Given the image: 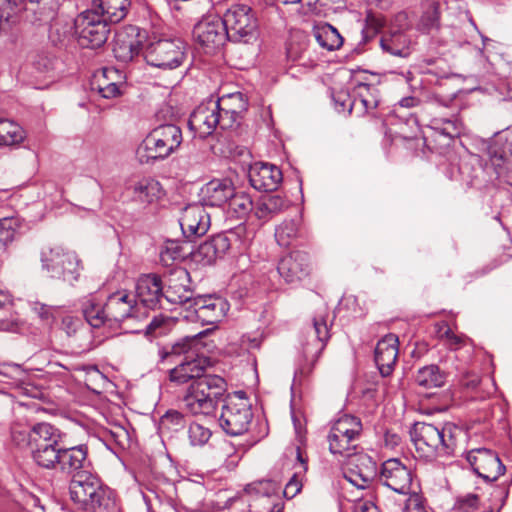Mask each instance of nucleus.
Wrapping results in <instances>:
<instances>
[{
	"mask_svg": "<svg viewBox=\"0 0 512 512\" xmlns=\"http://www.w3.org/2000/svg\"><path fill=\"white\" fill-rule=\"evenodd\" d=\"M459 428L452 423L436 426L426 422H416L410 429L411 440L420 458L433 461L439 457L455 454Z\"/></svg>",
	"mask_w": 512,
	"mask_h": 512,
	"instance_id": "nucleus-1",
	"label": "nucleus"
},
{
	"mask_svg": "<svg viewBox=\"0 0 512 512\" xmlns=\"http://www.w3.org/2000/svg\"><path fill=\"white\" fill-rule=\"evenodd\" d=\"M227 392L226 380L215 374L202 375L195 379L183 398L185 408L193 415H214L218 404L224 402Z\"/></svg>",
	"mask_w": 512,
	"mask_h": 512,
	"instance_id": "nucleus-2",
	"label": "nucleus"
},
{
	"mask_svg": "<svg viewBox=\"0 0 512 512\" xmlns=\"http://www.w3.org/2000/svg\"><path fill=\"white\" fill-rule=\"evenodd\" d=\"M182 131L175 124H163L154 128L142 141L136 151L142 164H149L171 155L182 143Z\"/></svg>",
	"mask_w": 512,
	"mask_h": 512,
	"instance_id": "nucleus-3",
	"label": "nucleus"
},
{
	"mask_svg": "<svg viewBox=\"0 0 512 512\" xmlns=\"http://www.w3.org/2000/svg\"><path fill=\"white\" fill-rule=\"evenodd\" d=\"M147 64L164 70L181 66L186 58L185 44L176 38L149 39L143 50Z\"/></svg>",
	"mask_w": 512,
	"mask_h": 512,
	"instance_id": "nucleus-4",
	"label": "nucleus"
},
{
	"mask_svg": "<svg viewBox=\"0 0 512 512\" xmlns=\"http://www.w3.org/2000/svg\"><path fill=\"white\" fill-rule=\"evenodd\" d=\"M229 40L249 43L258 37V20L250 6L231 5L222 17Z\"/></svg>",
	"mask_w": 512,
	"mask_h": 512,
	"instance_id": "nucleus-5",
	"label": "nucleus"
},
{
	"mask_svg": "<svg viewBox=\"0 0 512 512\" xmlns=\"http://www.w3.org/2000/svg\"><path fill=\"white\" fill-rule=\"evenodd\" d=\"M42 268L51 278L62 279L70 284L80 276V260L74 252L61 246L48 247L41 252Z\"/></svg>",
	"mask_w": 512,
	"mask_h": 512,
	"instance_id": "nucleus-6",
	"label": "nucleus"
},
{
	"mask_svg": "<svg viewBox=\"0 0 512 512\" xmlns=\"http://www.w3.org/2000/svg\"><path fill=\"white\" fill-rule=\"evenodd\" d=\"M362 431L359 418L345 414L331 426L327 441L329 451L334 455L351 456L357 448V441Z\"/></svg>",
	"mask_w": 512,
	"mask_h": 512,
	"instance_id": "nucleus-7",
	"label": "nucleus"
},
{
	"mask_svg": "<svg viewBox=\"0 0 512 512\" xmlns=\"http://www.w3.org/2000/svg\"><path fill=\"white\" fill-rule=\"evenodd\" d=\"M253 412L248 398L226 396L218 418L219 426L231 437L243 435L249 429Z\"/></svg>",
	"mask_w": 512,
	"mask_h": 512,
	"instance_id": "nucleus-8",
	"label": "nucleus"
},
{
	"mask_svg": "<svg viewBox=\"0 0 512 512\" xmlns=\"http://www.w3.org/2000/svg\"><path fill=\"white\" fill-rule=\"evenodd\" d=\"M61 442L60 430L47 423L44 430L41 429L39 434L35 433L33 447L30 450L33 461L39 467L56 469L62 450Z\"/></svg>",
	"mask_w": 512,
	"mask_h": 512,
	"instance_id": "nucleus-9",
	"label": "nucleus"
},
{
	"mask_svg": "<svg viewBox=\"0 0 512 512\" xmlns=\"http://www.w3.org/2000/svg\"><path fill=\"white\" fill-rule=\"evenodd\" d=\"M109 22L92 10L86 11L76 20L78 42L84 48L102 47L110 33Z\"/></svg>",
	"mask_w": 512,
	"mask_h": 512,
	"instance_id": "nucleus-10",
	"label": "nucleus"
},
{
	"mask_svg": "<svg viewBox=\"0 0 512 512\" xmlns=\"http://www.w3.org/2000/svg\"><path fill=\"white\" fill-rule=\"evenodd\" d=\"M229 310L228 302L216 295H198L187 307L185 316L191 321L201 322L203 325L219 323Z\"/></svg>",
	"mask_w": 512,
	"mask_h": 512,
	"instance_id": "nucleus-11",
	"label": "nucleus"
},
{
	"mask_svg": "<svg viewBox=\"0 0 512 512\" xmlns=\"http://www.w3.org/2000/svg\"><path fill=\"white\" fill-rule=\"evenodd\" d=\"M164 298L168 305H185L186 308L194 300L189 272L183 267L170 270L162 279Z\"/></svg>",
	"mask_w": 512,
	"mask_h": 512,
	"instance_id": "nucleus-12",
	"label": "nucleus"
},
{
	"mask_svg": "<svg viewBox=\"0 0 512 512\" xmlns=\"http://www.w3.org/2000/svg\"><path fill=\"white\" fill-rule=\"evenodd\" d=\"M193 35L208 54L214 53L224 45L226 40H229L225 23L222 18L216 16H209L199 21L194 26Z\"/></svg>",
	"mask_w": 512,
	"mask_h": 512,
	"instance_id": "nucleus-13",
	"label": "nucleus"
},
{
	"mask_svg": "<svg viewBox=\"0 0 512 512\" xmlns=\"http://www.w3.org/2000/svg\"><path fill=\"white\" fill-rule=\"evenodd\" d=\"M466 459L473 471L487 482L496 481L506 470L498 454L491 449H472L467 453Z\"/></svg>",
	"mask_w": 512,
	"mask_h": 512,
	"instance_id": "nucleus-14",
	"label": "nucleus"
},
{
	"mask_svg": "<svg viewBox=\"0 0 512 512\" xmlns=\"http://www.w3.org/2000/svg\"><path fill=\"white\" fill-rule=\"evenodd\" d=\"M286 58L306 71L317 65L316 53L311 49L310 38L306 32L291 31L286 42Z\"/></svg>",
	"mask_w": 512,
	"mask_h": 512,
	"instance_id": "nucleus-15",
	"label": "nucleus"
},
{
	"mask_svg": "<svg viewBox=\"0 0 512 512\" xmlns=\"http://www.w3.org/2000/svg\"><path fill=\"white\" fill-rule=\"evenodd\" d=\"M134 297L139 301L142 309H168L164 298L162 278L157 274L142 275L137 280Z\"/></svg>",
	"mask_w": 512,
	"mask_h": 512,
	"instance_id": "nucleus-16",
	"label": "nucleus"
},
{
	"mask_svg": "<svg viewBox=\"0 0 512 512\" xmlns=\"http://www.w3.org/2000/svg\"><path fill=\"white\" fill-rule=\"evenodd\" d=\"M105 489L106 487L101 485L100 479L89 471L75 473L69 485L71 500L82 509L91 503L100 494V491Z\"/></svg>",
	"mask_w": 512,
	"mask_h": 512,
	"instance_id": "nucleus-17",
	"label": "nucleus"
},
{
	"mask_svg": "<svg viewBox=\"0 0 512 512\" xmlns=\"http://www.w3.org/2000/svg\"><path fill=\"white\" fill-rule=\"evenodd\" d=\"M413 474L411 469L398 458H390L381 465L379 479L399 494H409Z\"/></svg>",
	"mask_w": 512,
	"mask_h": 512,
	"instance_id": "nucleus-18",
	"label": "nucleus"
},
{
	"mask_svg": "<svg viewBox=\"0 0 512 512\" xmlns=\"http://www.w3.org/2000/svg\"><path fill=\"white\" fill-rule=\"evenodd\" d=\"M188 125L200 138L211 135L218 126L222 129L221 112L214 99L201 103L190 115Z\"/></svg>",
	"mask_w": 512,
	"mask_h": 512,
	"instance_id": "nucleus-19",
	"label": "nucleus"
},
{
	"mask_svg": "<svg viewBox=\"0 0 512 512\" xmlns=\"http://www.w3.org/2000/svg\"><path fill=\"white\" fill-rule=\"evenodd\" d=\"M312 331L316 337L314 342L312 344H307L304 349L303 353L308 361L309 358H311L310 362L301 366L299 369V374L301 376H308L320 357L321 353L325 349L328 340L330 339V331L327 325V320L324 315H318L313 318V325H312Z\"/></svg>",
	"mask_w": 512,
	"mask_h": 512,
	"instance_id": "nucleus-20",
	"label": "nucleus"
},
{
	"mask_svg": "<svg viewBox=\"0 0 512 512\" xmlns=\"http://www.w3.org/2000/svg\"><path fill=\"white\" fill-rule=\"evenodd\" d=\"M183 236L189 241L205 235L210 227V216L200 203L186 206L179 219Z\"/></svg>",
	"mask_w": 512,
	"mask_h": 512,
	"instance_id": "nucleus-21",
	"label": "nucleus"
},
{
	"mask_svg": "<svg viewBox=\"0 0 512 512\" xmlns=\"http://www.w3.org/2000/svg\"><path fill=\"white\" fill-rule=\"evenodd\" d=\"M222 116V130L233 129L247 111L248 101L241 92L223 95L214 100Z\"/></svg>",
	"mask_w": 512,
	"mask_h": 512,
	"instance_id": "nucleus-22",
	"label": "nucleus"
},
{
	"mask_svg": "<svg viewBox=\"0 0 512 512\" xmlns=\"http://www.w3.org/2000/svg\"><path fill=\"white\" fill-rule=\"evenodd\" d=\"M143 39L144 36L136 26H129L124 32L117 34L113 47L115 58L123 63L132 61L140 52L143 53Z\"/></svg>",
	"mask_w": 512,
	"mask_h": 512,
	"instance_id": "nucleus-23",
	"label": "nucleus"
},
{
	"mask_svg": "<svg viewBox=\"0 0 512 512\" xmlns=\"http://www.w3.org/2000/svg\"><path fill=\"white\" fill-rule=\"evenodd\" d=\"M277 270L287 283L302 281L310 274L308 254L302 251L289 253L280 259Z\"/></svg>",
	"mask_w": 512,
	"mask_h": 512,
	"instance_id": "nucleus-24",
	"label": "nucleus"
},
{
	"mask_svg": "<svg viewBox=\"0 0 512 512\" xmlns=\"http://www.w3.org/2000/svg\"><path fill=\"white\" fill-rule=\"evenodd\" d=\"M207 365V359L198 355L182 358L180 362L169 371V380L175 385H183L200 378Z\"/></svg>",
	"mask_w": 512,
	"mask_h": 512,
	"instance_id": "nucleus-25",
	"label": "nucleus"
},
{
	"mask_svg": "<svg viewBox=\"0 0 512 512\" xmlns=\"http://www.w3.org/2000/svg\"><path fill=\"white\" fill-rule=\"evenodd\" d=\"M235 187L229 179H213L201 189V205L223 208L233 196Z\"/></svg>",
	"mask_w": 512,
	"mask_h": 512,
	"instance_id": "nucleus-26",
	"label": "nucleus"
},
{
	"mask_svg": "<svg viewBox=\"0 0 512 512\" xmlns=\"http://www.w3.org/2000/svg\"><path fill=\"white\" fill-rule=\"evenodd\" d=\"M140 305L137 303L136 298L126 291H118L111 295L106 300V311L110 316V327L120 324Z\"/></svg>",
	"mask_w": 512,
	"mask_h": 512,
	"instance_id": "nucleus-27",
	"label": "nucleus"
},
{
	"mask_svg": "<svg viewBox=\"0 0 512 512\" xmlns=\"http://www.w3.org/2000/svg\"><path fill=\"white\" fill-rule=\"evenodd\" d=\"M282 181V172L274 165L257 163L250 168L249 182L258 191L271 192Z\"/></svg>",
	"mask_w": 512,
	"mask_h": 512,
	"instance_id": "nucleus-28",
	"label": "nucleus"
},
{
	"mask_svg": "<svg viewBox=\"0 0 512 512\" xmlns=\"http://www.w3.org/2000/svg\"><path fill=\"white\" fill-rule=\"evenodd\" d=\"M398 357V338L394 334L386 335L375 348V363L383 377L391 375Z\"/></svg>",
	"mask_w": 512,
	"mask_h": 512,
	"instance_id": "nucleus-29",
	"label": "nucleus"
},
{
	"mask_svg": "<svg viewBox=\"0 0 512 512\" xmlns=\"http://www.w3.org/2000/svg\"><path fill=\"white\" fill-rule=\"evenodd\" d=\"M132 0H92V11L110 24L121 22L128 15Z\"/></svg>",
	"mask_w": 512,
	"mask_h": 512,
	"instance_id": "nucleus-30",
	"label": "nucleus"
},
{
	"mask_svg": "<svg viewBox=\"0 0 512 512\" xmlns=\"http://www.w3.org/2000/svg\"><path fill=\"white\" fill-rule=\"evenodd\" d=\"M88 466V447L86 445L62 447L58 463V468L61 471L75 474L78 471H87Z\"/></svg>",
	"mask_w": 512,
	"mask_h": 512,
	"instance_id": "nucleus-31",
	"label": "nucleus"
},
{
	"mask_svg": "<svg viewBox=\"0 0 512 512\" xmlns=\"http://www.w3.org/2000/svg\"><path fill=\"white\" fill-rule=\"evenodd\" d=\"M380 47L392 56L407 58L411 54V40L399 30L384 34L380 39Z\"/></svg>",
	"mask_w": 512,
	"mask_h": 512,
	"instance_id": "nucleus-32",
	"label": "nucleus"
},
{
	"mask_svg": "<svg viewBox=\"0 0 512 512\" xmlns=\"http://www.w3.org/2000/svg\"><path fill=\"white\" fill-rule=\"evenodd\" d=\"M198 345V339L196 336L194 337H184L174 344L167 345L162 347L159 350V357L161 362H173L175 358L183 356V358H187L188 356H195L196 347Z\"/></svg>",
	"mask_w": 512,
	"mask_h": 512,
	"instance_id": "nucleus-33",
	"label": "nucleus"
},
{
	"mask_svg": "<svg viewBox=\"0 0 512 512\" xmlns=\"http://www.w3.org/2000/svg\"><path fill=\"white\" fill-rule=\"evenodd\" d=\"M82 314L87 323L93 328L110 327V316L106 311V303L101 304L90 296L82 302Z\"/></svg>",
	"mask_w": 512,
	"mask_h": 512,
	"instance_id": "nucleus-34",
	"label": "nucleus"
},
{
	"mask_svg": "<svg viewBox=\"0 0 512 512\" xmlns=\"http://www.w3.org/2000/svg\"><path fill=\"white\" fill-rule=\"evenodd\" d=\"M313 35L317 43L328 51L337 50L343 45V37L335 27L328 23L314 26Z\"/></svg>",
	"mask_w": 512,
	"mask_h": 512,
	"instance_id": "nucleus-35",
	"label": "nucleus"
},
{
	"mask_svg": "<svg viewBox=\"0 0 512 512\" xmlns=\"http://www.w3.org/2000/svg\"><path fill=\"white\" fill-rule=\"evenodd\" d=\"M302 236L303 232L301 230L300 218L286 219L275 229V239L277 243L283 247L290 246L295 240Z\"/></svg>",
	"mask_w": 512,
	"mask_h": 512,
	"instance_id": "nucleus-36",
	"label": "nucleus"
},
{
	"mask_svg": "<svg viewBox=\"0 0 512 512\" xmlns=\"http://www.w3.org/2000/svg\"><path fill=\"white\" fill-rule=\"evenodd\" d=\"M415 381L426 389L442 387L446 382V374L437 365L432 364L420 368Z\"/></svg>",
	"mask_w": 512,
	"mask_h": 512,
	"instance_id": "nucleus-37",
	"label": "nucleus"
},
{
	"mask_svg": "<svg viewBox=\"0 0 512 512\" xmlns=\"http://www.w3.org/2000/svg\"><path fill=\"white\" fill-rule=\"evenodd\" d=\"M47 422H40L32 427H26L21 424H14L11 427V439L19 447H28L30 450L33 447L35 433L39 434L41 429L44 430Z\"/></svg>",
	"mask_w": 512,
	"mask_h": 512,
	"instance_id": "nucleus-38",
	"label": "nucleus"
},
{
	"mask_svg": "<svg viewBox=\"0 0 512 512\" xmlns=\"http://www.w3.org/2000/svg\"><path fill=\"white\" fill-rule=\"evenodd\" d=\"M25 138L23 128L16 122L0 118V146H13Z\"/></svg>",
	"mask_w": 512,
	"mask_h": 512,
	"instance_id": "nucleus-39",
	"label": "nucleus"
},
{
	"mask_svg": "<svg viewBox=\"0 0 512 512\" xmlns=\"http://www.w3.org/2000/svg\"><path fill=\"white\" fill-rule=\"evenodd\" d=\"M441 4L437 1H430L424 5V10L419 21V29L422 32L430 33L440 28Z\"/></svg>",
	"mask_w": 512,
	"mask_h": 512,
	"instance_id": "nucleus-40",
	"label": "nucleus"
},
{
	"mask_svg": "<svg viewBox=\"0 0 512 512\" xmlns=\"http://www.w3.org/2000/svg\"><path fill=\"white\" fill-rule=\"evenodd\" d=\"M354 90L366 111L377 108L379 105V91L374 83L359 81Z\"/></svg>",
	"mask_w": 512,
	"mask_h": 512,
	"instance_id": "nucleus-41",
	"label": "nucleus"
},
{
	"mask_svg": "<svg viewBox=\"0 0 512 512\" xmlns=\"http://www.w3.org/2000/svg\"><path fill=\"white\" fill-rule=\"evenodd\" d=\"M85 512H120L113 492L106 488L85 508Z\"/></svg>",
	"mask_w": 512,
	"mask_h": 512,
	"instance_id": "nucleus-42",
	"label": "nucleus"
},
{
	"mask_svg": "<svg viewBox=\"0 0 512 512\" xmlns=\"http://www.w3.org/2000/svg\"><path fill=\"white\" fill-rule=\"evenodd\" d=\"M228 212L237 218L246 217L254 208L251 197L245 192H236L227 203Z\"/></svg>",
	"mask_w": 512,
	"mask_h": 512,
	"instance_id": "nucleus-43",
	"label": "nucleus"
},
{
	"mask_svg": "<svg viewBox=\"0 0 512 512\" xmlns=\"http://www.w3.org/2000/svg\"><path fill=\"white\" fill-rule=\"evenodd\" d=\"M21 227V221L16 216H3L0 218V250L11 244Z\"/></svg>",
	"mask_w": 512,
	"mask_h": 512,
	"instance_id": "nucleus-44",
	"label": "nucleus"
},
{
	"mask_svg": "<svg viewBox=\"0 0 512 512\" xmlns=\"http://www.w3.org/2000/svg\"><path fill=\"white\" fill-rule=\"evenodd\" d=\"M134 193L142 202L152 203L161 195V185L154 179H142L134 186Z\"/></svg>",
	"mask_w": 512,
	"mask_h": 512,
	"instance_id": "nucleus-45",
	"label": "nucleus"
},
{
	"mask_svg": "<svg viewBox=\"0 0 512 512\" xmlns=\"http://www.w3.org/2000/svg\"><path fill=\"white\" fill-rule=\"evenodd\" d=\"M186 420L177 410H168L159 420V431L162 434H172L184 428Z\"/></svg>",
	"mask_w": 512,
	"mask_h": 512,
	"instance_id": "nucleus-46",
	"label": "nucleus"
},
{
	"mask_svg": "<svg viewBox=\"0 0 512 512\" xmlns=\"http://www.w3.org/2000/svg\"><path fill=\"white\" fill-rule=\"evenodd\" d=\"M147 322V313L139 306L135 313H131V316H128L125 320H123L118 327L123 330L125 333L138 334L144 332L145 324Z\"/></svg>",
	"mask_w": 512,
	"mask_h": 512,
	"instance_id": "nucleus-47",
	"label": "nucleus"
},
{
	"mask_svg": "<svg viewBox=\"0 0 512 512\" xmlns=\"http://www.w3.org/2000/svg\"><path fill=\"white\" fill-rule=\"evenodd\" d=\"M212 436L208 427L197 422H192L188 427V439L192 446H204Z\"/></svg>",
	"mask_w": 512,
	"mask_h": 512,
	"instance_id": "nucleus-48",
	"label": "nucleus"
},
{
	"mask_svg": "<svg viewBox=\"0 0 512 512\" xmlns=\"http://www.w3.org/2000/svg\"><path fill=\"white\" fill-rule=\"evenodd\" d=\"M191 254L196 262L202 263L203 265L212 264L216 261L209 239L201 243Z\"/></svg>",
	"mask_w": 512,
	"mask_h": 512,
	"instance_id": "nucleus-49",
	"label": "nucleus"
},
{
	"mask_svg": "<svg viewBox=\"0 0 512 512\" xmlns=\"http://www.w3.org/2000/svg\"><path fill=\"white\" fill-rule=\"evenodd\" d=\"M209 242L211 243L213 253L215 254V260L222 258L231 246L230 238L224 233L212 236L209 238Z\"/></svg>",
	"mask_w": 512,
	"mask_h": 512,
	"instance_id": "nucleus-50",
	"label": "nucleus"
},
{
	"mask_svg": "<svg viewBox=\"0 0 512 512\" xmlns=\"http://www.w3.org/2000/svg\"><path fill=\"white\" fill-rule=\"evenodd\" d=\"M169 324V318L162 315L153 317V319L145 324L144 333L149 336H159L165 333V327Z\"/></svg>",
	"mask_w": 512,
	"mask_h": 512,
	"instance_id": "nucleus-51",
	"label": "nucleus"
},
{
	"mask_svg": "<svg viewBox=\"0 0 512 512\" xmlns=\"http://www.w3.org/2000/svg\"><path fill=\"white\" fill-rule=\"evenodd\" d=\"M436 121L442 125L441 127H438V129L443 135L448 136L449 138H454L460 135L462 124L457 118H440Z\"/></svg>",
	"mask_w": 512,
	"mask_h": 512,
	"instance_id": "nucleus-52",
	"label": "nucleus"
},
{
	"mask_svg": "<svg viewBox=\"0 0 512 512\" xmlns=\"http://www.w3.org/2000/svg\"><path fill=\"white\" fill-rule=\"evenodd\" d=\"M479 508V497L477 494H467L457 498L454 509L458 512H471Z\"/></svg>",
	"mask_w": 512,
	"mask_h": 512,
	"instance_id": "nucleus-53",
	"label": "nucleus"
},
{
	"mask_svg": "<svg viewBox=\"0 0 512 512\" xmlns=\"http://www.w3.org/2000/svg\"><path fill=\"white\" fill-rule=\"evenodd\" d=\"M161 257L164 261H175L184 259L186 254L183 252L182 246H180L176 241H168L164 250L161 252Z\"/></svg>",
	"mask_w": 512,
	"mask_h": 512,
	"instance_id": "nucleus-54",
	"label": "nucleus"
},
{
	"mask_svg": "<svg viewBox=\"0 0 512 512\" xmlns=\"http://www.w3.org/2000/svg\"><path fill=\"white\" fill-rule=\"evenodd\" d=\"M441 338H445L450 349L457 350L466 343L468 339L464 335L455 334L448 326Z\"/></svg>",
	"mask_w": 512,
	"mask_h": 512,
	"instance_id": "nucleus-55",
	"label": "nucleus"
},
{
	"mask_svg": "<svg viewBox=\"0 0 512 512\" xmlns=\"http://www.w3.org/2000/svg\"><path fill=\"white\" fill-rule=\"evenodd\" d=\"M238 344L241 349H243L244 351L250 352L251 350L259 349L261 347L262 337L261 336L252 337L249 334H244L239 338Z\"/></svg>",
	"mask_w": 512,
	"mask_h": 512,
	"instance_id": "nucleus-56",
	"label": "nucleus"
},
{
	"mask_svg": "<svg viewBox=\"0 0 512 512\" xmlns=\"http://www.w3.org/2000/svg\"><path fill=\"white\" fill-rule=\"evenodd\" d=\"M98 92L103 98L111 99L121 95L120 86L115 82L98 84Z\"/></svg>",
	"mask_w": 512,
	"mask_h": 512,
	"instance_id": "nucleus-57",
	"label": "nucleus"
},
{
	"mask_svg": "<svg viewBox=\"0 0 512 512\" xmlns=\"http://www.w3.org/2000/svg\"><path fill=\"white\" fill-rule=\"evenodd\" d=\"M33 310L46 324H51L53 322L54 309L51 306L43 303H35Z\"/></svg>",
	"mask_w": 512,
	"mask_h": 512,
	"instance_id": "nucleus-58",
	"label": "nucleus"
},
{
	"mask_svg": "<svg viewBox=\"0 0 512 512\" xmlns=\"http://www.w3.org/2000/svg\"><path fill=\"white\" fill-rule=\"evenodd\" d=\"M345 478L357 488L364 489L368 486L371 481V475L369 473L360 472L355 474L351 471L350 475H345Z\"/></svg>",
	"mask_w": 512,
	"mask_h": 512,
	"instance_id": "nucleus-59",
	"label": "nucleus"
},
{
	"mask_svg": "<svg viewBox=\"0 0 512 512\" xmlns=\"http://www.w3.org/2000/svg\"><path fill=\"white\" fill-rule=\"evenodd\" d=\"M301 488V481L298 479L297 475L294 474L286 484L283 494L286 498L292 499L300 492Z\"/></svg>",
	"mask_w": 512,
	"mask_h": 512,
	"instance_id": "nucleus-60",
	"label": "nucleus"
},
{
	"mask_svg": "<svg viewBox=\"0 0 512 512\" xmlns=\"http://www.w3.org/2000/svg\"><path fill=\"white\" fill-rule=\"evenodd\" d=\"M402 512H426L417 493H413L409 496Z\"/></svg>",
	"mask_w": 512,
	"mask_h": 512,
	"instance_id": "nucleus-61",
	"label": "nucleus"
},
{
	"mask_svg": "<svg viewBox=\"0 0 512 512\" xmlns=\"http://www.w3.org/2000/svg\"><path fill=\"white\" fill-rule=\"evenodd\" d=\"M264 198L270 207V212H272L274 215L287 207L285 199L280 195H268L264 196Z\"/></svg>",
	"mask_w": 512,
	"mask_h": 512,
	"instance_id": "nucleus-62",
	"label": "nucleus"
},
{
	"mask_svg": "<svg viewBox=\"0 0 512 512\" xmlns=\"http://www.w3.org/2000/svg\"><path fill=\"white\" fill-rule=\"evenodd\" d=\"M384 25L383 19L371 12L366 16V30L367 33L376 34Z\"/></svg>",
	"mask_w": 512,
	"mask_h": 512,
	"instance_id": "nucleus-63",
	"label": "nucleus"
},
{
	"mask_svg": "<svg viewBox=\"0 0 512 512\" xmlns=\"http://www.w3.org/2000/svg\"><path fill=\"white\" fill-rule=\"evenodd\" d=\"M253 209H255V215L258 219H267L274 215L270 212V207L264 197L256 203Z\"/></svg>",
	"mask_w": 512,
	"mask_h": 512,
	"instance_id": "nucleus-64",
	"label": "nucleus"
}]
</instances>
